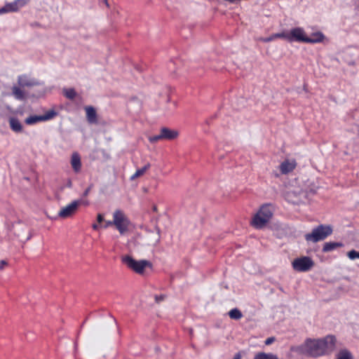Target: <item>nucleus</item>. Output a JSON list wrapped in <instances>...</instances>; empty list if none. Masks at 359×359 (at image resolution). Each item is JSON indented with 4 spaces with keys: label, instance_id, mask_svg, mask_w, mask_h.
Returning <instances> with one entry per match:
<instances>
[{
    "label": "nucleus",
    "instance_id": "9",
    "mask_svg": "<svg viewBox=\"0 0 359 359\" xmlns=\"http://www.w3.org/2000/svg\"><path fill=\"white\" fill-rule=\"evenodd\" d=\"M29 0H15L13 2L6 4L0 8V15L6 13L16 12L29 3Z\"/></svg>",
    "mask_w": 359,
    "mask_h": 359
},
{
    "label": "nucleus",
    "instance_id": "34",
    "mask_svg": "<svg viewBox=\"0 0 359 359\" xmlns=\"http://www.w3.org/2000/svg\"><path fill=\"white\" fill-rule=\"evenodd\" d=\"M102 1L104 3V4L107 7L109 8V4L108 3V0H102Z\"/></svg>",
    "mask_w": 359,
    "mask_h": 359
},
{
    "label": "nucleus",
    "instance_id": "12",
    "mask_svg": "<svg viewBox=\"0 0 359 359\" xmlns=\"http://www.w3.org/2000/svg\"><path fill=\"white\" fill-rule=\"evenodd\" d=\"M18 83L20 87H32L39 86L41 83L34 78L27 74H22L18 76Z\"/></svg>",
    "mask_w": 359,
    "mask_h": 359
},
{
    "label": "nucleus",
    "instance_id": "14",
    "mask_svg": "<svg viewBox=\"0 0 359 359\" xmlns=\"http://www.w3.org/2000/svg\"><path fill=\"white\" fill-rule=\"evenodd\" d=\"M296 165H297V163L294 160H292V161L285 160L280 163V165L279 166L280 171L281 174H283V175L288 174L289 172H290L294 170V168H296Z\"/></svg>",
    "mask_w": 359,
    "mask_h": 359
},
{
    "label": "nucleus",
    "instance_id": "5",
    "mask_svg": "<svg viewBox=\"0 0 359 359\" xmlns=\"http://www.w3.org/2000/svg\"><path fill=\"white\" fill-rule=\"evenodd\" d=\"M130 222L124 213L121 210H116L113 215V221H109L104 225L107 227L114 224L121 234L125 233L128 229Z\"/></svg>",
    "mask_w": 359,
    "mask_h": 359
},
{
    "label": "nucleus",
    "instance_id": "36",
    "mask_svg": "<svg viewBox=\"0 0 359 359\" xmlns=\"http://www.w3.org/2000/svg\"><path fill=\"white\" fill-rule=\"evenodd\" d=\"M153 210H154V211H156V210H157L156 206L154 205V208H153Z\"/></svg>",
    "mask_w": 359,
    "mask_h": 359
},
{
    "label": "nucleus",
    "instance_id": "6",
    "mask_svg": "<svg viewBox=\"0 0 359 359\" xmlns=\"http://www.w3.org/2000/svg\"><path fill=\"white\" fill-rule=\"evenodd\" d=\"M314 266V262L310 257L303 256L294 259L292 262V269L298 272H306Z\"/></svg>",
    "mask_w": 359,
    "mask_h": 359
},
{
    "label": "nucleus",
    "instance_id": "27",
    "mask_svg": "<svg viewBox=\"0 0 359 359\" xmlns=\"http://www.w3.org/2000/svg\"><path fill=\"white\" fill-rule=\"evenodd\" d=\"M347 256L350 259L354 260L359 259V252L352 250L347 253Z\"/></svg>",
    "mask_w": 359,
    "mask_h": 359
},
{
    "label": "nucleus",
    "instance_id": "7",
    "mask_svg": "<svg viewBox=\"0 0 359 359\" xmlns=\"http://www.w3.org/2000/svg\"><path fill=\"white\" fill-rule=\"evenodd\" d=\"M178 136V132L174 130H171L168 128H162L161 129L160 134L158 135L149 136V141L151 143H156L159 140H172L177 138Z\"/></svg>",
    "mask_w": 359,
    "mask_h": 359
},
{
    "label": "nucleus",
    "instance_id": "11",
    "mask_svg": "<svg viewBox=\"0 0 359 359\" xmlns=\"http://www.w3.org/2000/svg\"><path fill=\"white\" fill-rule=\"evenodd\" d=\"M306 36L302 28H293L289 32V42L297 41L306 43Z\"/></svg>",
    "mask_w": 359,
    "mask_h": 359
},
{
    "label": "nucleus",
    "instance_id": "21",
    "mask_svg": "<svg viewBox=\"0 0 359 359\" xmlns=\"http://www.w3.org/2000/svg\"><path fill=\"white\" fill-rule=\"evenodd\" d=\"M229 316L231 319L239 320L243 317L241 311L238 309H233L229 311Z\"/></svg>",
    "mask_w": 359,
    "mask_h": 359
},
{
    "label": "nucleus",
    "instance_id": "28",
    "mask_svg": "<svg viewBox=\"0 0 359 359\" xmlns=\"http://www.w3.org/2000/svg\"><path fill=\"white\" fill-rule=\"evenodd\" d=\"M165 298H166L165 294L155 295V302H156V303L159 304L160 302L165 300Z\"/></svg>",
    "mask_w": 359,
    "mask_h": 359
},
{
    "label": "nucleus",
    "instance_id": "15",
    "mask_svg": "<svg viewBox=\"0 0 359 359\" xmlns=\"http://www.w3.org/2000/svg\"><path fill=\"white\" fill-rule=\"evenodd\" d=\"M71 165L75 172H79L81 170V157L78 153H74L71 158Z\"/></svg>",
    "mask_w": 359,
    "mask_h": 359
},
{
    "label": "nucleus",
    "instance_id": "30",
    "mask_svg": "<svg viewBox=\"0 0 359 359\" xmlns=\"http://www.w3.org/2000/svg\"><path fill=\"white\" fill-rule=\"evenodd\" d=\"M275 341V338L274 337H269L266 339L265 341V344L266 345H270L271 344L273 341Z\"/></svg>",
    "mask_w": 359,
    "mask_h": 359
},
{
    "label": "nucleus",
    "instance_id": "29",
    "mask_svg": "<svg viewBox=\"0 0 359 359\" xmlns=\"http://www.w3.org/2000/svg\"><path fill=\"white\" fill-rule=\"evenodd\" d=\"M275 39H276V38L274 36V34H271L269 37L260 39V41H262L263 42H265V43H268V42H270V41H273Z\"/></svg>",
    "mask_w": 359,
    "mask_h": 359
},
{
    "label": "nucleus",
    "instance_id": "25",
    "mask_svg": "<svg viewBox=\"0 0 359 359\" xmlns=\"http://www.w3.org/2000/svg\"><path fill=\"white\" fill-rule=\"evenodd\" d=\"M337 359H352L351 354L347 350H341L339 351Z\"/></svg>",
    "mask_w": 359,
    "mask_h": 359
},
{
    "label": "nucleus",
    "instance_id": "4",
    "mask_svg": "<svg viewBox=\"0 0 359 359\" xmlns=\"http://www.w3.org/2000/svg\"><path fill=\"white\" fill-rule=\"evenodd\" d=\"M122 262L128 268L138 274H142L146 268H151L152 264L149 261L145 259L135 260L132 257L127 255L122 258Z\"/></svg>",
    "mask_w": 359,
    "mask_h": 359
},
{
    "label": "nucleus",
    "instance_id": "35",
    "mask_svg": "<svg viewBox=\"0 0 359 359\" xmlns=\"http://www.w3.org/2000/svg\"><path fill=\"white\" fill-rule=\"evenodd\" d=\"M89 190H90V188H89V187H88V188L86 189V191H85V193H84V194L86 195V194H88V191H89Z\"/></svg>",
    "mask_w": 359,
    "mask_h": 359
},
{
    "label": "nucleus",
    "instance_id": "22",
    "mask_svg": "<svg viewBox=\"0 0 359 359\" xmlns=\"http://www.w3.org/2000/svg\"><path fill=\"white\" fill-rule=\"evenodd\" d=\"M255 359H278V357L273 354H267L265 353H259L255 356Z\"/></svg>",
    "mask_w": 359,
    "mask_h": 359
},
{
    "label": "nucleus",
    "instance_id": "31",
    "mask_svg": "<svg viewBox=\"0 0 359 359\" xmlns=\"http://www.w3.org/2000/svg\"><path fill=\"white\" fill-rule=\"evenodd\" d=\"M85 111L86 114V118L90 121V106H86L85 107Z\"/></svg>",
    "mask_w": 359,
    "mask_h": 359
},
{
    "label": "nucleus",
    "instance_id": "1",
    "mask_svg": "<svg viewBox=\"0 0 359 359\" xmlns=\"http://www.w3.org/2000/svg\"><path fill=\"white\" fill-rule=\"evenodd\" d=\"M336 344L335 337L327 335L323 339H307L300 346L293 348L292 350L301 354L316 358L332 353Z\"/></svg>",
    "mask_w": 359,
    "mask_h": 359
},
{
    "label": "nucleus",
    "instance_id": "2",
    "mask_svg": "<svg viewBox=\"0 0 359 359\" xmlns=\"http://www.w3.org/2000/svg\"><path fill=\"white\" fill-rule=\"evenodd\" d=\"M273 216V209L271 205H263L252 217L251 225L255 229L263 228Z\"/></svg>",
    "mask_w": 359,
    "mask_h": 359
},
{
    "label": "nucleus",
    "instance_id": "13",
    "mask_svg": "<svg viewBox=\"0 0 359 359\" xmlns=\"http://www.w3.org/2000/svg\"><path fill=\"white\" fill-rule=\"evenodd\" d=\"M62 94L67 99L77 104L82 103V97L81 95L79 94L73 88H64L62 89Z\"/></svg>",
    "mask_w": 359,
    "mask_h": 359
},
{
    "label": "nucleus",
    "instance_id": "33",
    "mask_svg": "<svg viewBox=\"0 0 359 359\" xmlns=\"http://www.w3.org/2000/svg\"><path fill=\"white\" fill-rule=\"evenodd\" d=\"M241 354L238 353H236L235 355H234V358L233 359H241Z\"/></svg>",
    "mask_w": 359,
    "mask_h": 359
},
{
    "label": "nucleus",
    "instance_id": "32",
    "mask_svg": "<svg viewBox=\"0 0 359 359\" xmlns=\"http://www.w3.org/2000/svg\"><path fill=\"white\" fill-rule=\"evenodd\" d=\"M8 264L7 262L5 260L0 261V270H3L4 268Z\"/></svg>",
    "mask_w": 359,
    "mask_h": 359
},
{
    "label": "nucleus",
    "instance_id": "10",
    "mask_svg": "<svg viewBox=\"0 0 359 359\" xmlns=\"http://www.w3.org/2000/svg\"><path fill=\"white\" fill-rule=\"evenodd\" d=\"M81 203V201H74L71 203L62 208L58 212V217L62 219L72 217L76 212Z\"/></svg>",
    "mask_w": 359,
    "mask_h": 359
},
{
    "label": "nucleus",
    "instance_id": "17",
    "mask_svg": "<svg viewBox=\"0 0 359 359\" xmlns=\"http://www.w3.org/2000/svg\"><path fill=\"white\" fill-rule=\"evenodd\" d=\"M344 244L341 242H327L325 243L323 247V252H331L338 248H341Z\"/></svg>",
    "mask_w": 359,
    "mask_h": 359
},
{
    "label": "nucleus",
    "instance_id": "3",
    "mask_svg": "<svg viewBox=\"0 0 359 359\" xmlns=\"http://www.w3.org/2000/svg\"><path fill=\"white\" fill-rule=\"evenodd\" d=\"M332 232L331 225L320 224L313 229L311 233H306L304 238L307 242L318 243L332 235Z\"/></svg>",
    "mask_w": 359,
    "mask_h": 359
},
{
    "label": "nucleus",
    "instance_id": "16",
    "mask_svg": "<svg viewBox=\"0 0 359 359\" xmlns=\"http://www.w3.org/2000/svg\"><path fill=\"white\" fill-rule=\"evenodd\" d=\"M10 128L15 133H21L22 131V126L20 121L15 117H11L9 118Z\"/></svg>",
    "mask_w": 359,
    "mask_h": 359
},
{
    "label": "nucleus",
    "instance_id": "18",
    "mask_svg": "<svg viewBox=\"0 0 359 359\" xmlns=\"http://www.w3.org/2000/svg\"><path fill=\"white\" fill-rule=\"evenodd\" d=\"M324 39V35L321 32H316L312 34L310 37L306 36V43H320Z\"/></svg>",
    "mask_w": 359,
    "mask_h": 359
},
{
    "label": "nucleus",
    "instance_id": "19",
    "mask_svg": "<svg viewBox=\"0 0 359 359\" xmlns=\"http://www.w3.org/2000/svg\"><path fill=\"white\" fill-rule=\"evenodd\" d=\"M12 94L16 100H23L25 98V93L19 86H14L12 88Z\"/></svg>",
    "mask_w": 359,
    "mask_h": 359
},
{
    "label": "nucleus",
    "instance_id": "8",
    "mask_svg": "<svg viewBox=\"0 0 359 359\" xmlns=\"http://www.w3.org/2000/svg\"><path fill=\"white\" fill-rule=\"evenodd\" d=\"M57 112L55 110H50L43 115H34L27 117L25 122L27 125H34L39 122L46 121L56 116Z\"/></svg>",
    "mask_w": 359,
    "mask_h": 359
},
{
    "label": "nucleus",
    "instance_id": "24",
    "mask_svg": "<svg viewBox=\"0 0 359 359\" xmlns=\"http://www.w3.org/2000/svg\"><path fill=\"white\" fill-rule=\"evenodd\" d=\"M97 224H94L93 225V228L94 229H98L99 226L105 228L104 225L106 224L107 222L104 221L103 216L101 214H99L97 215Z\"/></svg>",
    "mask_w": 359,
    "mask_h": 359
},
{
    "label": "nucleus",
    "instance_id": "20",
    "mask_svg": "<svg viewBox=\"0 0 359 359\" xmlns=\"http://www.w3.org/2000/svg\"><path fill=\"white\" fill-rule=\"evenodd\" d=\"M151 168V164L147 163L142 168L137 169L135 172L130 177V180H134L143 175Z\"/></svg>",
    "mask_w": 359,
    "mask_h": 359
},
{
    "label": "nucleus",
    "instance_id": "23",
    "mask_svg": "<svg viewBox=\"0 0 359 359\" xmlns=\"http://www.w3.org/2000/svg\"><path fill=\"white\" fill-rule=\"evenodd\" d=\"M90 112H91V124H93V123L104 124L105 123V122L104 121H98L96 110L93 107H91Z\"/></svg>",
    "mask_w": 359,
    "mask_h": 359
},
{
    "label": "nucleus",
    "instance_id": "26",
    "mask_svg": "<svg viewBox=\"0 0 359 359\" xmlns=\"http://www.w3.org/2000/svg\"><path fill=\"white\" fill-rule=\"evenodd\" d=\"M274 36L276 39H284L289 41V32H282L280 33L274 34Z\"/></svg>",
    "mask_w": 359,
    "mask_h": 359
}]
</instances>
